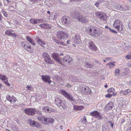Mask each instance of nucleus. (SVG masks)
Masks as SVG:
<instances>
[{
  "label": "nucleus",
  "mask_w": 131,
  "mask_h": 131,
  "mask_svg": "<svg viewBox=\"0 0 131 131\" xmlns=\"http://www.w3.org/2000/svg\"><path fill=\"white\" fill-rule=\"evenodd\" d=\"M90 114L92 116H93L95 118L98 119H102V117L100 114V113L97 111H94L91 112Z\"/></svg>",
  "instance_id": "ddd939ff"
},
{
  "label": "nucleus",
  "mask_w": 131,
  "mask_h": 131,
  "mask_svg": "<svg viewBox=\"0 0 131 131\" xmlns=\"http://www.w3.org/2000/svg\"><path fill=\"white\" fill-rule=\"evenodd\" d=\"M121 11H126L128 9V6L126 5H122Z\"/></svg>",
  "instance_id": "f704fd0d"
},
{
  "label": "nucleus",
  "mask_w": 131,
  "mask_h": 131,
  "mask_svg": "<svg viewBox=\"0 0 131 131\" xmlns=\"http://www.w3.org/2000/svg\"><path fill=\"white\" fill-rule=\"evenodd\" d=\"M27 44V45L24 50L30 53L32 52L33 51V48L31 47L29 43Z\"/></svg>",
  "instance_id": "393cba45"
},
{
  "label": "nucleus",
  "mask_w": 131,
  "mask_h": 131,
  "mask_svg": "<svg viewBox=\"0 0 131 131\" xmlns=\"http://www.w3.org/2000/svg\"><path fill=\"white\" fill-rule=\"evenodd\" d=\"M72 60V58L69 55L66 56L63 58V61L64 62H67L68 61V63H70Z\"/></svg>",
  "instance_id": "412c9836"
},
{
  "label": "nucleus",
  "mask_w": 131,
  "mask_h": 131,
  "mask_svg": "<svg viewBox=\"0 0 131 131\" xmlns=\"http://www.w3.org/2000/svg\"><path fill=\"white\" fill-rule=\"evenodd\" d=\"M28 42L26 41H23L21 43V46L24 49H25L26 46L27 45V44Z\"/></svg>",
  "instance_id": "c9c22d12"
},
{
  "label": "nucleus",
  "mask_w": 131,
  "mask_h": 131,
  "mask_svg": "<svg viewBox=\"0 0 131 131\" xmlns=\"http://www.w3.org/2000/svg\"><path fill=\"white\" fill-rule=\"evenodd\" d=\"M109 29L110 31H111L112 32L115 34H117V32L116 31L114 30L113 29H111V28H109Z\"/></svg>",
  "instance_id": "49530a36"
},
{
  "label": "nucleus",
  "mask_w": 131,
  "mask_h": 131,
  "mask_svg": "<svg viewBox=\"0 0 131 131\" xmlns=\"http://www.w3.org/2000/svg\"><path fill=\"white\" fill-rule=\"evenodd\" d=\"M128 26L129 28L131 30V21L128 23Z\"/></svg>",
  "instance_id": "bf43d9fd"
},
{
  "label": "nucleus",
  "mask_w": 131,
  "mask_h": 131,
  "mask_svg": "<svg viewBox=\"0 0 131 131\" xmlns=\"http://www.w3.org/2000/svg\"><path fill=\"white\" fill-rule=\"evenodd\" d=\"M3 17L2 15V14H1V12L0 11V22H1L2 21V18Z\"/></svg>",
  "instance_id": "5fc2aeb1"
},
{
  "label": "nucleus",
  "mask_w": 131,
  "mask_h": 131,
  "mask_svg": "<svg viewBox=\"0 0 131 131\" xmlns=\"http://www.w3.org/2000/svg\"><path fill=\"white\" fill-rule=\"evenodd\" d=\"M46 117L44 116H38L37 118H38V119L40 121H44V118H46Z\"/></svg>",
  "instance_id": "ea45409f"
},
{
  "label": "nucleus",
  "mask_w": 131,
  "mask_h": 131,
  "mask_svg": "<svg viewBox=\"0 0 131 131\" xmlns=\"http://www.w3.org/2000/svg\"><path fill=\"white\" fill-rule=\"evenodd\" d=\"M2 12L4 16L6 17H7L8 16V14L7 13V12L6 11L2 10Z\"/></svg>",
  "instance_id": "37998d69"
},
{
  "label": "nucleus",
  "mask_w": 131,
  "mask_h": 131,
  "mask_svg": "<svg viewBox=\"0 0 131 131\" xmlns=\"http://www.w3.org/2000/svg\"><path fill=\"white\" fill-rule=\"evenodd\" d=\"M115 63V62H111L108 63L107 64V65L110 66V67L111 68H113L115 66V64H114V63Z\"/></svg>",
  "instance_id": "4c0bfd02"
},
{
  "label": "nucleus",
  "mask_w": 131,
  "mask_h": 131,
  "mask_svg": "<svg viewBox=\"0 0 131 131\" xmlns=\"http://www.w3.org/2000/svg\"><path fill=\"white\" fill-rule=\"evenodd\" d=\"M81 121L83 124H85L87 122L86 116H84V117L81 119Z\"/></svg>",
  "instance_id": "e433bc0d"
},
{
  "label": "nucleus",
  "mask_w": 131,
  "mask_h": 131,
  "mask_svg": "<svg viewBox=\"0 0 131 131\" xmlns=\"http://www.w3.org/2000/svg\"><path fill=\"white\" fill-rule=\"evenodd\" d=\"M70 42V40H68L66 41V43L67 44H69Z\"/></svg>",
  "instance_id": "338daca9"
},
{
  "label": "nucleus",
  "mask_w": 131,
  "mask_h": 131,
  "mask_svg": "<svg viewBox=\"0 0 131 131\" xmlns=\"http://www.w3.org/2000/svg\"><path fill=\"white\" fill-rule=\"evenodd\" d=\"M89 47L91 50L94 51H96L97 50V48L96 46L93 41H89L88 42Z\"/></svg>",
  "instance_id": "f3484780"
},
{
  "label": "nucleus",
  "mask_w": 131,
  "mask_h": 131,
  "mask_svg": "<svg viewBox=\"0 0 131 131\" xmlns=\"http://www.w3.org/2000/svg\"><path fill=\"white\" fill-rule=\"evenodd\" d=\"M42 57L44 59L45 61L48 64H53V61L50 57L49 54L47 53L44 52L42 54Z\"/></svg>",
  "instance_id": "7ed1b4c3"
},
{
  "label": "nucleus",
  "mask_w": 131,
  "mask_h": 131,
  "mask_svg": "<svg viewBox=\"0 0 131 131\" xmlns=\"http://www.w3.org/2000/svg\"><path fill=\"white\" fill-rule=\"evenodd\" d=\"M6 100L10 103H15L17 101V99L14 96H11L9 95H7L6 96Z\"/></svg>",
  "instance_id": "a211bd4d"
},
{
  "label": "nucleus",
  "mask_w": 131,
  "mask_h": 131,
  "mask_svg": "<svg viewBox=\"0 0 131 131\" xmlns=\"http://www.w3.org/2000/svg\"><path fill=\"white\" fill-rule=\"evenodd\" d=\"M95 15L97 18L102 20L105 21L107 18V15L102 12H96L95 13Z\"/></svg>",
  "instance_id": "0eeeda50"
},
{
  "label": "nucleus",
  "mask_w": 131,
  "mask_h": 131,
  "mask_svg": "<svg viewBox=\"0 0 131 131\" xmlns=\"http://www.w3.org/2000/svg\"><path fill=\"white\" fill-rule=\"evenodd\" d=\"M53 40L54 41L56 42L58 45H64V43L63 42L60 41L59 40H58L57 39H54Z\"/></svg>",
  "instance_id": "473e14b6"
},
{
  "label": "nucleus",
  "mask_w": 131,
  "mask_h": 131,
  "mask_svg": "<svg viewBox=\"0 0 131 131\" xmlns=\"http://www.w3.org/2000/svg\"><path fill=\"white\" fill-rule=\"evenodd\" d=\"M117 94V93L116 92H113L112 94V96H114Z\"/></svg>",
  "instance_id": "69168bd1"
},
{
  "label": "nucleus",
  "mask_w": 131,
  "mask_h": 131,
  "mask_svg": "<svg viewBox=\"0 0 131 131\" xmlns=\"http://www.w3.org/2000/svg\"><path fill=\"white\" fill-rule=\"evenodd\" d=\"M41 77L42 80L45 82L50 84L52 82L50 80V77L48 75H42L41 76Z\"/></svg>",
  "instance_id": "dca6fc26"
},
{
  "label": "nucleus",
  "mask_w": 131,
  "mask_h": 131,
  "mask_svg": "<svg viewBox=\"0 0 131 131\" xmlns=\"http://www.w3.org/2000/svg\"><path fill=\"white\" fill-rule=\"evenodd\" d=\"M106 60H107L108 61H109L110 60V58H109L108 57L106 58L105 59Z\"/></svg>",
  "instance_id": "774afa93"
},
{
  "label": "nucleus",
  "mask_w": 131,
  "mask_h": 131,
  "mask_svg": "<svg viewBox=\"0 0 131 131\" xmlns=\"http://www.w3.org/2000/svg\"><path fill=\"white\" fill-rule=\"evenodd\" d=\"M125 118H122L121 120V123H123L125 121Z\"/></svg>",
  "instance_id": "680f3d73"
},
{
  "label": "nucleus",
  "mask_w": 131,
  "mask_h": 131,
  "mask_svg": "<svg viewBox=\"0 0 131 131\" xmlns=\"http://www.w3.org/2000/svg\"><path fill=\"white\" fill-rule=\"evenodd\" d=\"M57 38L60 39H63L68 37L67 33L64 31H59L57 32Z\"/></svg>",
  "instance_id": "9d476101"
},
{
  "label": "nucleus",
  "mask_w": 131,
  "mask_h": 131,
  "mask_svg": "<svg viewBox=\"0 0 131 131\" xmlns=\"http://www.w3.org/2000/svg\"><path fill=\"white\" fill-rule=\"evenodd\" d=\"M116 7L118 10L121 11L122 5H121L119 4H118L116 5Z\"/></svg>",
  "instance_id": "79ce46f5"
},
{
  "label": "nucleus",
  "mask_w": 131,
  "mask_h": 131,
  "mask_svg": "<svg viewBox=\"0 0 131 131\" xmlns=\"http://www.w3.org/2000/svg\"><path fill=\"white\" fill-rule=\"evenodd\" d=\"M62 22L67 26H69L70 25V23L71 21L70 17L67 16H64L62 17Z\"/></svg>",
  "instance_id": "2eb2a0df"
},
{
  "label": "nucleus",
  "mask_w": 131,
  "mask_h": 131,
  "mask_svg": "<svg viewBox=\"0 0 131 131\" xmlns=\"http://www.w3.org/2000/svg\"><path fill=\"white\" fill-rule=\"evenodd\" d=\"M43 124L48 125L49 123L52 124L53 123V119L52 117H46L44 118Z\"/></svg>",
  "instance_id": "6ab92c4d"
},
{
  "label": "nucleus",
  "mask_w": 131,
  "mask_h": 131,
  "mask_svg": "<svg viewBox=\"0 0 131 131\" xmlns=\"http://www.w3.org/2000/svg\"><path fill=\"white\" fill-rule=\"evenodd\" d=\"M130 90L129 89H127L125 91L122 90L119 93L120 94H123L124 95H127L130 92Z\"/></svg>",
  "instance_id": "c85d7f7f"
},
{
  "label": "nucleus",
  "mask_w": 131,
  "mask_h": 131,
  "mask_svg": "<svg viewBox=\"0 0 131 131\" xmlns=\"http://www.w3.org/2000/svg\"><path fill=\"white\" fill-rule=\"evenodd\" d=\"M27 122L32 127H36L38 128L41 127V125L39 123L34 121L32 119H29L27 121Z\"/></svg>",
  "instance_id": "6e6552de"
},
{
  "label": "nucleus",
  "mask_w": 131,
  "mask_h": 131,
  "mask_svg": "<svg viewBox=\"0 0 131 131\" xmlns=\"http://www.w3.org/2000/svg\"><path fill=\"white\" fill-rule=\"evenodd\" d=\"M37 114L38 115L40 116H41L42 115V114L41 111L37 109H35V114Z\"/></svg>",
  "instance_id": "58836bf2"
},
{
  "label": "nucleus",
  "mask_w": 131,
  "mask_h": 131,
  "mask_svg": "<svg viewBox=\"0 0 131 131\" xmlns=\"http://www.w3.org/2000/svg\"><path fill=\"white\" fill-rule=\"evenodd\" d=\"M37 24L39 23L42 22L43 21V19H37Z\"/></svg>",
  "instance_id": "864d4df0"
},
{
  "label": "nucleus",
  "mask_w": 131,
  "mask_h": 131,
  "mask_svg": "<svg viewBox=\"0 0 131 131\" xmlns=\"http://www.w3.org/2000/svg\"><path fill=\"white\" fill-rule=\"evenodd\" d=\"M122 24V22L120 20L117 19L114 22L113 26L114 28L117 29V31H121L123 29V27L122 26L120 28V26H121Z\"/></svg>",
  "instance_id": "20e7f679"
},
{
  "label": "nucleus",
  "mask_w": 131,
  "mask_h": 131,
  "mask_svg": "<svg viewBox=\"0 0 131 131\" xmlns=\"http://www.w3.org/2000/svg\"><path fill=\"white\" fill-rule=\"evenodd\" d=\"M18 129V128L16 125H14L12 128V129L14 131H17Z\"/></svg>",
  "instance_id": "c03bdc74"
},
{
  "label": "nucleus",
  "mask_w": 131,
  "mask_h": 131,
  "mask_svg": "<svg viewBox=\"0 0 131 131\" xmlns=\"http://www.w3.org/2000/svg\"><path fill=\"white\" fill-rule=\"evenodd\" d=\"M129 127L127 129V131H131V121L130 122V124L129 125Z\"/></svg>",
  "instance_id": "09e8293b"
},
{
  "label": "nucleus",
  "mask_w": 131,
  "mask_h": 131,
  "mask_svg": "<svg viewBox=\"0 0 131 131\" xmlns=\"http://www.w3.org/2000/svg\"><path fill=\"white\" fill-rule=\"evenodd\" d=\"M34 20L33 18H31L30 20V22L32 24H33V21Z\"/></svg>",
  "instance_id": "052dcab7"
},
{
  "label": "nucleus",
  "mask_w": 131,
  "mask_h": 131,
  "mask_svg": "<svg viewBox=\"0 0 131 131\" xmlns=\"http://www.w3.org/2000/svg\"><path fill=\"white\" fill-rule=\"evenodd\" d=\"M35 108H28L25 109L24 111L27 115L33 116L35 115Z\"/></svg>",
  "instance_id": "1a4fd4ad"
},
{
  "label": "nucleus",
  "mask_w": 131,
  "mask_h": 131,
  "mask_svg": "<svg viewBox=\"0 0 131 131\" xmlns=\"http://www.w3.org/2000/svg\"><path fill=\"white\" fill-rule=\"evenodd\" d=\"M36 40L38 44L42 47H43L46 44V42L42 40L41 39L38 37H36Z\"/></svg>",
  "instance_id": "4be33fe9"
},
{
  "label": "nucleus",
  "mask_w": 131,
  "mask_h": 131,
  "mask_svg": "<svg viewBox=\"0 0 131 131\" xmlns=\"http://www.w3.org/2000/svg\"><path fill=\"white\" fill-rule=\"evenodd\" d=\"M81 93L85 95L91 94L92 93L91 90L86 85L82 88Z\"/></svg>",
  "instance_id": "9b49d317"
},
{
  "label": "nucleus",
  "mask_w": 131,
  "mask_h": 131,
  "mask_svg": "<svg viewBox=\"0 0 131 131\" xmlns=\"http://www.w3.org/2000/svg\"><path fill=\"white\" fill-rule=\"evenodd\" d=\"M125 58L127 59H131V53L129 54L126 56Z\"/></svg>",
  "instance_id": "a18cd8bd"
},
{
  "label": "nucleus",
  "mask_w": 131,
  "mask_h": 131,
  "mask_svg": "<svg viewBox=\"0 0 131 131\" xmlns=\"http://www.w3.org/2000/svg\"><path fill=\"white\" fill-rule=\"evenodd\" d=\"M114 106L113 103L112 102H110L107 105V107L108 110H111Z\"/></svg>",
  "instance_id": "c756f323"
},
{
  "label": "nucleus",
  "mask_w": 131,
  "mask_h": 131,
  "mask_svg": "<svg viewBox=\"0 0 131 131\" xmlns=\"http://www.w3.org/2000/svg\"><path fill=\"white\" fill-rule=\"evenodd\" d=\"M8 79V78H7L5 75L0 74V79L4 81Z\"/></svg>",
  "instance_id": "72a5a7b5"
},
{
  "label": "nucleus",
  "mask_w": 131,
  "mask_h": 131,
  "mask_svg": "<svg viewBox=\"0 0 131 131\" xmlns=\"http://www.w3.org/2000/svg\"><path fill=\"white\" fill-rule=\"evenodd\" d=\"M112 96V94H108L105 95V97L107 98H110Z\"/></svg>",
  "instance_id": "8fccbe9b"
},
{
  "label": "nucleus",
  "mask_w": 131,
  "mask_h": 131,
  "mask_svg": "<svg viewBox=\"0 0 131 131\" xmlns=\"http://www.w3.org/2000/svg\"><path fill=\"white\" fill-rule=\"evenodd\" d=\"M127 66L129 67H131V61L128 62L127 63Z\"/></svg>",
  "instance_id": "13d9d810"
},
{
  "label": "nucleus",
  "mask_w": 131,
  "mask_h": 131,
  "mask_svg": "<svg viewBox=\"0 0 131 131\" xmlns=\"http://www.w3.org/2000/svg\"><path fill=\"white\" fill-rule=\"evenodd\" d=\"M33 21V24H37V20L36 19L34 18Z\"/></svg>",
  "instance_id": "603ef678"
},
{
  "label": "nucleus",
  "mask_w": 131,
  "mask_h": 131,
  "mask_svg": "<svg viewBox=\"0 0 131 131\" xmlns=\"http://www.w3.org/2000/svg\"><path fill=\"white\" fill-rule=\"evenodd\" d=\"M19 105H18L16 104H14L13 105V106L14 107H16L18 106Z\"/></svg>",
  "instance_id": "0e129e2a"
},
{
  "label": "nucleus",
  "mask_w": 131,
  "mask_h": 131,
  "mask_svg": "<svg viewBox=\"0 0 131 131\" xmlns=\"http://www.w3.org/2000/svg\"><path fill=\"white\" fill-rule=\"evenodd\" d=\"M109 123H110V125L111 126L112 128H113V124L112 123L111 121H108Z\"/></svg>",
  "instance_id": "4d7b16f0"
},
{
  "label": "nucleus",
  "mask_w": 131,
  "mask_h": 131,
  "mask_svg": "<svg viewBox=\"0 0 131 131\" xmlns=\"http://www.w3.org/2000/svg\"><path fill=\"white\" fill-rule=\"evenodd\" d=\"M69 78V80L72 81L74 82L78 81V79H77L73 75L70 76Z\"/></svg>",
  "instance_id": "7c9ffc66"
},
{
  "label": "nucleus",
  "mask_w": 131,
  "mask_h": 131,
  "mask_svg": "<svg viewBox=\"0 0 131 131\" xmlns=\"http://www.w3.org/2000/svg\"><path fill=\"white\" fill-rule=\"evenodd\" d=\"M70 15L72 18L78 20L80 22L84 23H87L89 21L87 18L85 17L80 15L79 13V10L75 9L74 11L70 12Z\"/></svg>",
  "instance_id": "f257e3e1"
},
{
  "label": "nucleus",
  "mask_w": 131,
  "mask_h": 131,
  "mask_svg": "<svg viewBox=\"0 0 131 131\" xmlns=\"http://www.w3.org/2000/svg\"><path fill=\"white\" fill-rule=\"evenodd\" d=\"M102 131H108V126L106 123H104L102 126Z\"/></svg>",
  "instance_id": "cd10ccee"
},
{
  "label": "nucleus",
  "mask_w": 131,
  "mask_h": 131,
  "mask_svg": "<svg viewBox=\"0 0 131 131\" xmlns=\"http://www.w3.org/2000/svg\"><path fill=\"white\" fill-rule=\"evenodd\" d=\"M42 109L44 112L47 113H51V112H53V109L47 106L43 107Z\"/></svg>",
  "instance_id": "5701e85b"
},
{
  "label": "nucleus",
  "mask_w": 131,
  "mask_h": 131,
  "mask_svg": "<svg viewBox=\"0 0 131 131\" xmlns=\"http://www.w3.org/2000/svg\"><path fill=\"white\" fill-rule=\"evenodd\" d=\"M60 92L62 95L69 101H73V102L75 101V100L73 98L72 95L67 93L65 90H60Z\"/></svg>",
  "instance_id": "39448f33"
},
{
  "label": "nucleus",
  "mask_w": 131,
  "mask_h": 131,
  "mask_svg": "<svg viewBox=\"0 0 131 131\" xmlns=\"http://www.w3.org/2000/svg\"><path fill=\"white\" fill-rule=\"evenodd\" d=\"M99 3L97 1L96 2L95 4V5L97 7H98L99 6Z\"/></svg>",
  "instance_id": "6e6d98bb"
},
{
  "label": "nucleus",
  "mask_w": 131,
  "mask_h": 131,
  "mask_svg": "<svg viewBox=\"0 0 131 131\" xmlns=\"http://www.w3.org/2000/svg\"><path fill=\"white\" fill-rule=\"evenodd\" d=\"M55 103L59 107H61L64 109H66V104L65 101L61 97L55 98Z\"/></svg>",
  "instance_id": "f03ea898"
},
{
  "label": "nucleus",
  "mask_w": 131,
  "mask_h": 131,
  "mask_svg": "<svg viewBox=\"0 0 131 131\" xmlns=\"http://www.w3.org/2000/svg\"><path fill=\"white\" fill-rule=\"evenodd\" d=\"M119 69H116L115 71V73L116 74H119Z\"/></svg>",
  "instance_id": "3c124183"
},
{
  "label": "nucleus",
  "mask_w": 131,
  "mask_h": 131,
  "mask_svg": "<svg viewBox=\"0 0 131 131\" xmlns=\"http://www.w3.org/2000/svg\"><path fill=\"white\" fill-rule=\"evenodd\" d=\"M4 82L7 86H9L10 85V84L8 83V81H4Z\"/></svg>",
  "instance_id": "de8ad7c7"
},
{
  "label": "nucleus",
  "mask_w": 131,
  "mask_h": 131,
  "mask_svg": "<svg viewBox=\"0 0 131 131\" xmlns=\"http://www.w3.org/2000/svg\"><path fill=\"white\" fill-rule=\"evenodd\" d=\"M25 38L30 43L34 46L36 45V43L35 42V41L32 38L28 36H26Z\"/></svg>",
  "instance_id": "b1692460"
},
{
  "label": "nucleus",
  "mask_w": 131,
  "mask_h": 131,
  "mask_svg": "<svg viewBox=\"0 0 131 131\" xmlns=\"http://www.w3.org/2000/svg\"><path fill=\"white\" fill-rule=\"evenodd\" d=\"M14 30L12 29H8L5 31V34L9 36H13V37L18 38L19 36L17 34H16Z\"/></svg>",
  "instance_id": "f8f14e48"
},
{
  "label": "nucleus",
  "mask_w": 131,
  "mask_h": 131,
  "mask_svg": "<svg viewBox=\"0 0 131 131\" xmlns=\"http://www.w3.org/2000/svg\"><path fill=\"white\" fill-rule=\"evenodd\" d=\"M72 41L76 44H79L80 43V37L79 34H76L72 38Z\"/></svg>",
  "instance_id": "4468645a"
},
{
  "label": "nucleus",
  "mask_w": 131,
  "mask_h": 131,
  "mask_svg": "<svg viewBox=\"0 0 131 131\" xmlns=\"http://www.w3.org/2000/svg\"><path fill=\"white\" fill-rule=\"evenodd\" d=\"M83 107H84L82 106L74 105V108L75 110H81Z\"/></svg>",
  "instance_id": "2f4dec72"
},
{
  "label": "nucleus",
  "mask_w": 131,
  "mask_h": 131,
  "mask_svg": "<svg viewBox=\"0 0 131 131\" xmlns=\"http://www.w3.org/2000/svg\"><path fill=\"white\" fill-rule=\"evenodd\" d=\"M84 66L85 67H86L88 68H92L94 66V64L93 63L91 64V62H85L84 63Z\"/></svg>",
  "instance_id": "bb28decb"
},
{
  "label": "nucleus",
  "mask_w": 131,
  "mask_h": 131,
  "mask_svg": "<svg viewBox=\"0 0 131 131\" xmlns=\"http://www.w3.org/2000/svg\"><path fill=\"white\" fill-rule=\"evenodd\" d=\"M114 88H109L107 90L108 93H111L113 92L114 91Z\"/></svg>",
  "instance_id": "a19ab883"
},
{
  "label": "nucleus",
  "mask_w": 131,
  "mask_h": 131,
  "mask_svg": "<svg viewBox=\"0 0 131 131\" xmlns=\"http://www.w3.org/2000/svg\"><path fill=\"white\" fill-rule=\"evenodd\" d=\"M92 29L91 28H89L88 29L87 31L88 34L93 37H97L101 34V32H100L99 30L96 29L93 30V32H92Z\"/></svg>",
  "instance_id": "423d86ee"
},
{
  "label": "nucleus",
  "mask_w": 131,
  "mask_h": 131,
  "mask_svg": "<svg viewBox=\"0 0 131 131\" xmlns=\"http://www.w3.org/2000/svg\"><path fill=\"white\" fill-rule=\"evenodd\" d=\"M40 26L41 28L45 29H50L52 26L51 25L49 24H40Z\"/></svg>",
  "instance_id": "a878e982"
},
{
  "label": "nucleus",
  "mask_w": 131,
  "mask_h": 131,
  "mask_svg": "<svg viewBox=\"0 0 131 131\" xmlns=\"http://www.w3.org/2000/svg\"><path fill=\"white\" fill-rule=\"evenodd\" d=\"M52 56L56 61L61 64H62V63L61 62V61L62 60V59L58 57V56L57 54L56 53H52Z\"/></svg>",
  "instance_id": "aec40b11"
},
{
  "label": "nucleus",
  "mask_w": 131,
  "mask_h": 131,
  "mask_svg": "<svg viewBox=\"0 0 131 131\" xmlns=\"http://www.w3.org/2000/svg\"><path fill=\"white\" fill-rule=\"evenodd\" d=\"M103 1V0H99L97 1L100 4V3H102Z\"/></svg>",
  "instance_id": "e2e57ef3"
}]
</instances>
